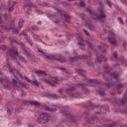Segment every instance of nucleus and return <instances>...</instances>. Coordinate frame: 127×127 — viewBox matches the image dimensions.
<instances>
[{"mask_svg": "<svg viewBox=\"0 0 127 127\" xmlns=\"http://www.w3.org/2000/svg\"><path fill=\"white\" fill-rule=\"evenodd\" d=\"M18 32H19V31L18 29H15L12 31V33H16V34H17V33H18Z\"/></svg>", "mask_w": 127, "mask_h": 127, "instance_id": "56", "label": "nucleus"}, {"mask_svg": "<svg viewBox=\"0 0 127 127\" xmlns=\"http://www.w3.org/2000/svg\"><path fill=\"white\" fill-rule=\"evenodd\" d=\"M6 66L8 67V70H9V72L11 74H12V75H13L14 77L15 78V79L16 80H18L17 77H16V76H15V75H14V71L15 70V68L10 67V64H9V63H6Z\"/></svg>", "mask_w": 127, "mask_h": 127, "instance_id": "16", "label": "nucleus"}, {"mask_svg": "<svg viewBox=\"0 0 127 127\" xmlns=\"http://www.w3.org/2000/svg\"><path fill=\"white\" fill-rule=\"evenodd\" d=\"M69 96V97H71L72 99H76L81 97V94L79 92H76L74 93H71Z\"/></svg>", "mask_w": 127, "mask_h": 127, "instance_id": "20", "label": "nucleus"}, {"mask_svg": "<svg viewBox=\"0 0 127 127\" xmlns=\"http://www.w3.org/2000/svg\"><path fill=\"white\" fill-rule=\"evenodd\" d=\"M13 28H14V24L13 23H12L10 25H7L5 27L0 26V32L2 33L4 30H6V31H9L10 30H12Z\"/></svg>", "mask_w": 127, "mask_h": 127, "instance_id": "9", "label": "nucleus"}, {"mask_svg": "<svg viewBox=\"0 0 127 127\" xmlns=\"http://www.w3.org/2000/svg\"><path fill=\"white\" fill-rule=\"evenodd\" d=\"M33 37L34 38V39H38V36L35 34H34L33 35Z\"/></svg>", "mask_w": 127, "mask_h": 127, "instance_id": "60", "label": "nucleus"}, {"mask_svg": "<svg viewBox=\"0 0 127 127\" xmlns=\"http://www.w3.org/2000/svg\"><path fill=\"white\" fill-rule=\"evenodd\" d=\"M104 69H106V72H110V70H109V66L107 65V66H104Z\"/></svg>", "mask_w": 127, "mask_h": 127, "instance_id": "63", "label": "nucleus"}, {"mask_svg": "<svg viewBox=\"0 0 127 127\" xmlns=\"http://www.w3.org/2000/svg\"><path fill=\"white\" fill-rule=\"evenodd\" d=\"M86 81L87 83H89V84H91V83H96V84H101V82L97 79H86Z\"/></svg>", "mask_w": 127, "mask_h": 127, "instance_id": "22", "label": "nucleus"}, {"mask_svg": "<svg viewBox=\"0 0 127 127\" xmlns=\"http://www.w3.org/2000/svg\"><path fill=\"white\" fill-rule=\"evenodd\" d=\"M86 43L88 45L89 47H90V48H92L93 47V44H92L91 42L89 41H86Z\"/></svg>", "mask_w": 127, "mask_h": 127, "instance_id": "44", "label": "nucleus"}, {"mask_svg": "<svg viewBox=\"0 0 127 127\" xmlns=\"http://www.w3.org/2000/svg\"><path fill=\"white\" fill-rule=\"evenodd\" d=\"M79 5L82 7H85V5H86V4H85V2H84V1L81 0L79 2Z\"/></svg>", "mask_w": 127, "mask_h": 127, "instance_id": "42", "label": "nucleus"}, {"mask_svg": "<svg viewBox=\"0 0 127 127\" xmlns=\"http://www.w3.org/2000/svg\"><path fill=\"white\" fill-rule=\"evenodd\" d=\"M16 80L17 79H14V78H13L12 79V83H10V81L7 79H5V83L7 84V85L5 86L3 84V86L4 87V88H5V89H11V86H12L14 88H19V83L17 82Z\"/></svg>", "mask_w": 127, "mask_h": 127, "instance_id": "5", "label": "nucleus"}, {"mask_svg": "<svg viewBox=\"0 0 127 127\" xmlns=\"http://www.w3.org/2000/svg\"><path fill=\"white\" fill-rule=\"evenodd\" d=\"M98 92L99 93L101 97H104L106 95V93L104 92V90H103V88H102L101 87H99Z\"/></svg>", "mask_w": 127, "mask_h": 127, "instance_id": "30", "label": "nucleus"}, {"mask_svg": "<svg viewBox=\"0 0 127 127\" xmlns=\"http://www.w3.org/2000/svg\"><path fill=\"white\" fill-rule=\"evenodd\" d=\"M19 112H20V110H19V109L18 108H16L15 110V115H17V114H18V113H19Z\"/></svg>", "mask_w": 127, "mask_h": 127, "instance_id": "59", "label": "nucleus"}, {"mask_svg": "<svg viewBox=\"0 0 127 127\" xmlns=\"http://www.w3.org/2000/svg\"><path fill=\"white\" fill-rule=\"evenodd\" d=\"M38 2L39 5H41L42 6H50L49 3L41 1L40 0H38Z\"/></svg>", "mask_w": 127, "mask_h": 127, "instance_id": "26", "label": "nucleus"}, {"mask_svg": "<svg viewBox=\"0 0 127 127\" xmlns=\"http://www.w3.org/2000/svg\"><path fill=\"white\" fill-rule=\"evenodd\" d=\"M52 56L53 57L51 58V60H56V61H59L60 63H65L66 62V59L61 55H52Z\"/></svg>", "mask_w": 127, "mask_h": 127, "instance_id": "8", "label": "nucleus"}, {"mask_svg": "<svg viewBox=\"0 0 127 127\" xmlns=\"http://www.w3.org/2000/svg\"><path fill=\"white\" fill-rule=\"evenodd\" d=\"M117 123H116V122H114L110 125L107 126V127H115Z\"/></svg>", "mask_w": 127, "mask_h": 127, "instance_id": "45", "label": "nucleus"}, {"mask_svg": "<svg viewBox=\"0 0 127 127\" xmlns=\"http://www.w3.org/2000/svg\"><path fill=\"white\" fill-rule=\"evenodd\" d=\"M42 81L43 82H44L45 83H46L47 84H48L50 86H52V87H54V84H53L50 80L48 79H45L44 78L42 79Z\"/></svg>", "mask_w": 127, "mask_h": 127, "instance_id": "29", "label": "nucleus"}, {"mask_svg": "<svg viewBox=\"0 0 127 127\" xmlns=\"http://www.w3.org/2000/svg\"><path fill=\"white\" fill-rule=\"evenodd\" d=\"M107 4L110 7H112V3L109 0H107L106 1Z\"/></svg>", "mask_w": 127, "mask_h": 127, "instance_id": "50", "label": "nucleus"}, {"mask_svg": "<svg viewBox=\"0 0 127 127\" xmlns=\"http://www.w3.org/2000/svg\"><path fill=\"white\" fill-rule=\"evenodd\" d=\"M87 65H88V66H92L93 65V62L91 61H89L87 62Z\"/></svg>", "mask_w": 127, "mask_h": 127, "instance_id": "57", "label": "nucleus"}, {"mask_svg": "<svg viewBox=\"0 0 127 127\" xmlns=\"http://www.w3.org/2000/svg\"><path fill=\"white\" fill-rule=\"evenodd\" d=\"M100 114H101V112H96L94 116L95 119H97L99 121V122H100V123H107V122H108V121H109V120H108V119H107L105 117L101 118L99 119H98V115H100Z\"/></svg>", "mask_w": 127, "mask_h": 127, "instance_id": "13", "label": "nucleus"}, {"mask_svg": "<svg viewBox=\"0 0 127 127\" xmlns=\"http://www.w3.org/2000/svg\"><path fill=\"white\" fill-rule=\"evenodd\" d=\"M51 116L46 113H43L38 118V123L39 124H47L50 121Z\"/></svg>", "mask_w": 127, "mask_h": 127, "instance_id": "4", "label": "nucleus"}, {"mask_svg": "<svg viewBox=\"0 0 127 127\" xmlns=\"http://www.w3.org/2000/svg\"><path fill=\"white\" fill-rule=\"evenodd\" d=\"M53 7H54V9L57 10V11H61V10H60V9H59V8H57L55 6H54Z\"/></svg>", "mask_w": 127, "mask_h": 127, "instance_id": "64", "label": "nucleus"}, {"mask_svg": "<svg viewBox=\"0 0 127 127\" xmlns=\"http://www.w3.org/2000/svg\"><path fill=\"white\" fill-rule=\"evenodd\" d=\"M37 75H43V76H47V73L46 71L43 70H38V71H35Z\"/></svg>", "mask_w": 127, "mask_h": 127, "instance_id": "28", "label": "nucleus"}, {"mask_svg": "<svg viewBox=\"0 0 127 127\" xmlns=\"http://www.w3.org/2000/svg\"><path fill=\"white\" fill-rule=\"evenodd\" d=\"M20 35H24V36H25V39H26L27 42H28V43H29L31 46L33 45V43L32 42V41H31V40H30V39L28 38V36H27V34H26V32L23 31L21 33Z\"/></svg>", "mask_w": 127, "mask_h": 127, "instance_id": "17", "label": "nucleus"}, {"mask_svg": "<svg viewBox=\"0 0 127 127\" xmlns=\"http://www.w3.org/2000/svg\"><path fill=\"white\" fill-rule=\"evenodd\" d=\"M25 79L27 82H29V83L35 85L36 87H39V83H38V81L34 75H32V80H30L27 77H25Z\"/></svg>", "mask_w": 127, "mask_h": 127, "instance_id": "10", "label": "nucleus"}, {"mask_svg": "<svg viewBox=\"0 0 127 127\" xmlns=\"http://www.w3.org/2000/svg\"><path fill=\"white\" fill-rule=\"evenodd\" d=\"M51 80L52 82L55 83V84H58V82H59V79H58V77H52Z\"/></svg>", "mask_w": 127, "mask_h": 127, "instance_id": "35", "label": "nucleus"}, {"mask_svg": "<svg viewBox=\"0 0 127 127\" xmlns=\"http://www.w3.org/2000/svg\"><path fill=\"white\" fill-rule=\"evenodd\" d=\"M63 16L64 18V20L67 22H68V23H69L70 19V16L67 14H64Z\"/></svg>", "mask_w": 127, "mask_h": 127, "instance_id": "31", "label": "nucleus"}, {"mask_svg": "<svg viewBox=\"0 0 127 127\" xmlns=\"http://www.w3.org/2000/svg\"><path fill=\"white\" fill-rule=\"evenodd\" d=\"M38 52H39V53H41V56H43V57H45V58H46V59H49V60H51V58L53 57L52 55H50L48 56V55H46L45 54V53H44V52H43V51L39 49H38Z\"/></svg>", "mask_w": 127, "mask_h": 127, "instance_id": "15", "label": "nucleus"}, {"mask_svg": "<svg viewBox=\"0 0 127 127\" xmlns=\"http://www.w3.org/2000/svg\"><path fill=\"white\" fill-rule=\"evenodd\" d=\"M118 59V54L117 53H114L111 56V61L115 62Z\"/></svg>", "mask_w": 127, "mask_h": 127, "instance_id": "27", "label": "nucleus"}, {"mask_svg": "<svg viewBox=\"0 0 127 127\" xmlns=\"http://www.w3.org/2000/svg\"><path fill=\"white\" fill-rule=\"evenodd\" d=\"M124 87V85L122 83H120L118 84V85L117 86V88L118 89H122V88Z\"/></svg>", "mask_w": 127, "mask_h": 127, "instance_id": "48", "label": "nucleus"}, {"mask_svg": "<svg viewBox=\"0 0 127 127\" xmlns=\"http://www.w3.org/2000/svg\"><path fill=\"white\" fill-rule=\"evenodd\" d=\"M71 76H72V74H71L69 72V71H65L64 73V77L63 78V80H67V79L70 78Z\"/></svg>", "mask_w": 127, "mask_h": 127, "instance_id": "24", "label": "nucleus"}, {"mask_svg": "<svg viewBox=\"0 0 127 127\" xmlns=\"http://www.w3.org/2000/svg\"><path fill=\"white\" fill-rule=\"evenodd\" d=\"M50 97L54 98V99H59V98H60L58 95L57 94H51Z\"/></svg>", "mask_w": 127, "mask_h": 127, "instance_id": "43", "label": "nucleus"}, {"mask_svg": "<svg viewBox=\"0 0 127 127\" xmlns=\"http://www.w3.org/2000/svg\"><path fill=\"white\" fill-rule=\"evenodd\" d=\"M44 109L45 111H48L49 112H51L52 113H54V112H56L57 110L56 109H52L50 108L49 107L46 106L44 107Z\"/></svg>", "mask_w": 127, "mask_h": 127, "instance_id": "25", "label": "nucleus"}, {"mask_svg": "<svg viewBox=\"0 0 127 127\" xmlns=\"http://www.w3.org/2000/svg\"><path fill=\"white\" fill-rule=\"evenodd\" d=\"M77 44L79 45L80 49L84 50V47L86 46V45H85V42L83 39L80 38V40L77 42Z\"/></svg>", "mask_w": 127, "mask_h": 127, "instance_id": "18", "label": "nucleus"}, {"mask_svg": "<svg viewBox=\"0 0 127 127\" xmlns=\"http://www.w3.org/2000/svg\"><path fill=\"white\" fill-rule=\"evenodd\" d=\"M20 85L23 87V88H25V89H28L29 88V85L27 84V83H25L24 82H22L20 83Z\"/></svg>", "mask_w": 127, "mask_h": 127, "instance_id": "36", "label": "nucleus"}, {"mask_svg": "<svg viewBox=\"0 0 127 127\" xmlns=\"http://www.w3.org/2000/svg\"><path fill=\"white\" fill-rule=\"evenodd\" d=\"M88 27L90 30H95V26H93L92 24H89Z\"/></svg>", "mask_w": 127, "mask_h": 127, "instance_id": "46", "label": "nucleus"}, {"mask_svg": "<svg viewBox=\"0 0 127 127\" xmlns=\"http://www.w3.org/2000/svg\"><path fill=\"white\" fill-rule=\"evenodd\" d=\"M21 124V122L19 120L17 119L16 122V125H17V126H20Z\"/></svg>", "mask_w": 127, "mask_h": 127, "instance_id": "53", "label": "nucleus"}, {"mask_svg": "<svg viewBox=\"0 0 127 127\" xmlns=\"http://www.w3.org/2000/svg\"><path fill=\"white\" fill-rule=\"evenodd\" d=\"M109 42H110L112 46L116 47L118 46V40L116 38V35L113 33H111L108 37Z\"/></svg>", "mask_w": 127, "mask_h": 127, "instance_id": "7", "label": "nucleus"}, {"mask_svg": "<svg viewBox=\"0 0 127 127\" xmlns=\"http://www.w3.org/2000/svg\"><path fill=\"white\" fill-rule=\"evenodd\" d=\"M126 102H127V96H125L123 99L120 100L118 99L117 100H115V104H119V103H121V104H125Z\"/></svg>", "mask_w": 127, "mask_h": 127, "instance_id": "19", "label": "nucleus"}, {"mask_svg": "<svg viewBox=\"0 0 127 127\" xmlns=\"http://www.w3.org/2000/svg\"><path fill=\"white\" fill-rule=\"evenodd\" d=\"M13 7H14V5L11 6L8 9V12H11L13 10Z\"/></svg>", "mask_w": 127, "mask_h": 127, "instance_id": "55", "label": "nucleus"}, {"mask_svg": "<svg viewBox=\"0 0 127 127\" xmlns=\"http://www.w3.org/2000/svg\"><path fill=\"white\" fill-rule=\"evenodd\" d=\"M32 28L33 30H35V31H38V30H39L38 27H36V26H33Z\"/></svg>", "mask_w": 127, "mask_h": 127, "instance_id": "47", "label": "nucleus"}, {"mask_svg": "<svg viewBox=\"0 0 127 127\" xmlns=\"http://www.w3.org/2000/svg\"><path fill=\"white\" fill-rule=\"evenodd\" d=\"M111 78L113 79H117L118 78V73L116 72H113L110 74Z\"/></svg>", "mask_w": 127, "mask_h": 127, "instance_id": "37", "label": "nucleus"}, {"mask_svg": "<svg viewBox=\"0 0 127 127\" xmlns=\"http://www.w3.org/2000/svg\"><path fill=\"white\" fill-rule=\"evenodd\" d=\"M123 47L125 49V50H126V48H127V42H124L123 43Z\"/></svg>", "mask_w": 127, "mask_h": 127, "instance_id": "52", "label": "nucleus"}, {"mask_svg": "<svg viewBox=\"0 0 127 127\" xmlns=\"http://www.w3.org/2000/svg\"><path fill=\"white\" fill-rule=\"evenodd\" d=\"M82 86V89L83 91L86 95H89L90 94V90L88 88V87L90 86L89 84H84V83H78L77 84H75L74 86L70 88H67L66 89V92H69L70 91H74L75 89H76V87H78V86Z\"/></svg>", "mask_w": 127, "mask_h": 127, "instance_id": "3", "label": "nucleus"}, {"mask_svg": "<svg viewBox=\"0 0 127 127\" xmlns=\"http://www.w3.org/2000/svg\"><path fill=\"white\" fill-rule=\"evenodd\" d=\"M7 113L8 116H10V115H11V111H10V109L8 108H7Z\"/></svg>", "mask_w": 127, "mask_h": 127, "instance_id": "49", "label": "nucleus"}, {"mask_svg": "<svg viewBox=\"0 0 127 127\" xmlns=\"http://www.w3.org/2000/svg\"><path fill=\"white\" fill-rule=\"evenodd\" d=\"M7 56H10L12 59L16 60V57L18 56V52L15 47H12L6 52Z\"/></svg>", "mask_w": 127, "mask_h": 127, "instance_id": "6", "label": "nucleus"}, {"mask_svg": "<svg viewBox=\"0 0 127 127\" xmlns=\"http://www.w3.org/2000/svg\"><path fill=\"white\" fill-rule=\"evenodd\" d=\"M0 49L3 50V51H5L6 49H7V47L5 45H2L0 47Z\"/></svg>", "mask_w": 127, "mask_h": 127, "instance_id": "40", "label": "nucleus"}, {"mask_svg": "<svg viewBox=\"0 0 127 127\" xmlns=\"http://www.w3.org/2000/svg\"><path fill=\"white\" fill-rule=\"evenodd\" d=\"M24 23V21H23V20L22 19H20V21L19 22V28H21Z\"/></svg>", "mask_w": 127, "mask_h": 127, "instance_id": "38", "label": "nucleus"}, {"mask_svg": "<svg viewBox=\"0 0 127 127\" xmlns=\"http://www.w3.org/2000/svg\"><path fill=\"white\" fill-rule=\"evenodd\" d=\"M83 31H84L85 35H89V32H88V31H87L85 29H83Z\"/></svg>", "mask_w": 127, "mask_h": 127, "instance_id": "62", "label": "nucleus"}, {"mask_svg": "<svg viewBox=\"0 0 127 127\" xmlns=\"http://www.w3.org/2000/svg\"><path fill=\"white\" fill-rule=\"evenodd\" d=\"M21 45L22 46L21 47V48L23 50V52L25 53V54L27 55V57H29L30 58H31V54H30L29 53H28L25 49H24V43H21Z\"/></svg>", "mask_w": 127, "mask_h": 127, "instance_id": "23", "label": "nucleus"}, {"mask_svg": "<svg viewBox=\"0 0 127 127\" xmlns=\"http://www.w3.org/2000/svg\"><path fill=\"white\" fill-rule=\"evenodd\" d=\"M59 70H61V71H64V72H66L67 71V69L64 67H59Z\"/></svg>", "mask_w": 127, "mask_h": 127, "instance_id": "51", "label": "nucleus"}, {"mask_svg": "<svg viewBox=\"0 0 127 127\" xmlns=\"http://www.w3.org/2000/svg\"><path fill=\"white\" fill-rule=\"evenodd\" d=\"M103 59H104V61H107L108 58H105L103 55H101L100 56H98L96 58V62L97 64H102V62H103Z\"/></svg>", "mask_w": 127, "mask_h": 127, "instance_id": "12", "label": "nucleus"}, {"mask_svg": "<svg viewBox=\"0 0 127 127\" xmlns=\"http://www.w3.org/2000/svg\"><path fill=\"white\" fill-rule=\"evenodd\" d=\"M87 58H88V56L87 55L79 56L77 57L70 58L69 60V62L73 63V62H75V61H79V59H87Z\"/></svg>", "mask_w": 127, "mask_h": 127, "instance_id": "11", "label": "nucleus"}, {"mask_svg": "<svg viewBox=\"0 0 127 127\" xmlns=\"http://www.w3.org/2000/svg\"><path fill=\"white\" fill-rule=\"evenodd\" d=\"M86 10L88 12H89L91 16V17L92 19H95L96 20H99V19H101L102 18H106V16L105 14V12H104V10L103 9H101V8H99L98 9V11L100 13V15L98 16L97 15V13L94 12L92 10L90 9H86Z\"/></svg>", "mask_w": 127, "mask_h": 127, "instance_id": "1", "label": "nucleus"}, {"mask_svg": "<svg viewBox=\"0 0 127 127\" xmlns=\"http://www.w3.org/2000/svg\"><path fill=\"white\" fill-rule=\"evenodd\" d=\"M84 116L86 118V119H88L90 116V113H89V111H85L83 113Z\"/></svg>", "mask_w": 127, "mask_h": 127, "instance_id": "39", "label": "nucleus"}, {"mask_svg": "<svg viewBox=\"0 0 127 127\" xmlns=\"http://www.w3.org/2000/svg\"><path fill=\"white\" fill-rule=\"evenodd\" d=\"M67 107H64L61 109V113L65 116V117L67 119V121L70 122L71 123H76L77 122V119L73 115L71 114L69 112L67 111L65 109Z\"/></svg>", "mask_w": 127, "mask_h": 127, "instance_id": "2", "label": "nucleus"}, {"mask_svg": "<svg viewBox=\"0 0 127 127\" xmlns=\"http://www.w3.org/2000/svg\"><path fill=\"white\" fill-rule=\"evenodd\" d=\"M29 103L30 104V105H32L33 106H40V104L37 101H31Z\"/></svg>", "mask_w": 127, "mask_h": 127, "instance_id": "32", "label": "nucleus"}, {"mask_svg": "<svg viewBox=\"0 0 127 127\" xmlns=\"http://www.w3.org/2000/svg\"><path fill=\"white\" fill-rule=\"evenodd\" d=\"M108 47L107 45L102 44L101 46H98V49L102 51L103 54H106V53H107L106 49H108Z\"/></svg>", "mask_w": 127, "mask_h": 127, "instance_id": "14", "label": "nucleus"}, {"mask_svg": "<svg viewBox=\"0 0 127 127\" xmlns=\"http://www.w3.org/2000/svg\"><path fill=\"white\" fill-rule=\"evenodd\" d=\"M94 121H95V118L92 117V118H91L90 119H88L87 121V123H88V124H92V122H94Z\"/></svg>", "mask_w": 127, "mask_h": 127, "instance_id": "41", "label": "nucleus"}, {"mask_svg": "<svg viewBox=\"0 0 127 127\" xmlns=\"http://www.w3.org/2000/svg\"><path fill=\"white\" fill-rule=\"evenodd\" d=\"M30 13H31V10L28 9V10L26 12V16L29 15Z\"/></svg>", "mask_w": 127, "mask_h": 127, "instance_id": "54", "label": "nucleus"}, {"mask_svg": "<svg viewBox=\"0 0 127 127\" xmlns=\"http://www.w3.org/2000/svg\"><path fill=\"white\" fill-rule=\"evenodd\" d=\"M27 6H29V7L34 6L32 2H31L30 0H26V4L23 5V7L25 8Z\"/></svg>", "mask_w": 127, "mask_h": 127, "instance_id": "21", "label": "nucleus"}, {"mask_svg": "<svg viewBox=\"0 0 127 127\" xmlns=\"http://www.w3.org/2000/svg\"><path fill=\"white\" fill-rule=\"evenodd\" d=\"M75 70L79 75H83V72H85V70L82 69L75 68Z\"/></svg>", "mask_w": 127, "mask_h": 127, "instance_id": "33", "label": "nucleus"}, {"mask_svg": "<svg viewBox=\"0 0 127 127\" xmlns=\"http://www.w3.org/2000/svg\"><path fill=\"white\" fill-rule=\"evenodd\" d=\"M54 22H55V23L56 24H58V23L60 22V20H59L58 19H57L56 20H54Z\"/></svg>", "mask_w": 127, "mask_h": 127, "instance_id": "61", "label": "nucleus"}, {"mask_svg": "<svg viewBox=\"0 0 127 127\" xmlns=\"http://www.w3.org/2000/svg\"><path fill=\"white\" fill-rule=\"evenodd\" d=\"M112 84H113L114 83H113L112 82H110V84L107 83V84H105V86L106 87V88H110V87H111V85H112Z\"/></svg>", "mask_w": 127, "mask_h": 127, "instance_id": "58", "label": "nucleus"}, {"mask_svg": "<svg viewBox=\"0 0 127 127\" xmlns=\"http://www.w3.org/2000/svg\"><path fill=\"white\" fill-rule=\"evenodd\" d=\"M19 60L22 61V62H23V63H25V64H27V63H28L27 60H25V59H24V58L21 56H19Z\"/></svg>", "mask_w": 127, "mask_h": 127, "instance_id": "34", "label": "nucleus"}]
</instances>
